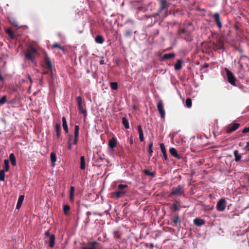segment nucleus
<instances>
[{
  "label": "nucleus",
  "instance_id": "nucleus-1",
  "mask_svg": "<svg viewBox=\"0 0 249 249\" xmlns=\"http://www.w3.org/2000/svg\"><path fill=\"white\" fill-rule=\"evenodd\" d=\"M45 235L46 236V241L49 242V246L53 248L55 244V236L54 234H51L48 231L45 232Z\"/></svg>",
  "mask_w": 249,
  "mask_h": 249
},
{
  "label": "nucleus",
  "instance_id": "nucleus-2",
  "mask_svg": "<svg viewBox=\"0 0 249 249\" xmlns=\"http://www.w3.org/2000/svg\"><path fill=\"white\" fill-rule=\"evenodd\" d=\"M226 207V201L224 198L220 199L216 204V208L217 211L223 212L225 210Z\"/></svg>",
  "mask_w": 249,
  "mask_h": 249
},
{
  "label": "nucleus",
  "instance_id": "nucleus-3",
  "mask_svg": "<svg viewBox=\"0 0 249 249\" xmlns=\"http://www.w3.org/2000/svg\"><path fill=\"white\" fill-rule=\"evenodd\" d=\"M225 71L226 72L227 76L228 77V82L233 86H236L235 77L233 76V74L231 73V71H230L228 69H225Z\"/></svg>",
  "mask_w": 249,
  "mask_h": 249
},
{
  "label": "nucleus",
  "instance_id": "nucleus-4",
  "mask_svg": "<svg viewBox=\"0 0 249 249\" xmlns=\"http://www.w3.org/2000/svg\"><path fill=\"white\" fill-rule=\"evenodd\" d=\"M157 107L160 114L161 118L164 119L165 118V112L163 108V106L161 101H160L158 103Z\"/></svg>",
  "mask_w": 249,
  "mask_h": 249
},
{
  "label": "nucleus",
  "instance_id": "nucleus-5",
  "mask_svg": "<svg viewBox=\"0 0 249 249\" xmlns=\"http://www.w3.org/2000/svg\"><path fill=\"white\" fill-rule=\"evenodd\" d=\"M239 124L234 123L229 125L226 128V132L228 133H231L236 130L239 126Z\"/></svg>",
  "mask_w": 249,
  "mask_h": 249
},
{
  "label": "nucleus",
  "instance_id": "nucleus-6",
  "mask_svg": "<svg viewBox=\"0 0 249 249\" xmlns=\"http://www.w3.org/2000/svg\"><path fill=\"white\" fill-rule=\"evenodd\" d=\"M183 188V186L178 185L177 187H174L172 189L170 195H176L177 194H181V190Z\"/></svg>",
  "mask_w": 249,
  "mask_h": 249
},
{
  "label": "nucleus",
  "instance_id": "nucleus-7",
  "mask_svg": "<svg viewBox=\"0 0 249 249\" xmlns=\"http://www.w3.org/2000/svg\"><path fill=\"white\" fill-rule=\"evenodd\" d=\"M160 8L159 9L160 12L163 11L164 9H168L169 4L167 3L166 0H160Z\"/></svg>",
  "mask_w": 249,
  "mask_h": 249
},
{
  "label": "nucleus",
  "instance_id": "nucleus-8",
  "mask_svg": "<svg viewBox=\"0 0 249 249\" xmlns=\"http://www.w3.org/2000/svg\"><path fill=\"white\" fill-rule=\"evenodd\" d=\"M213 18L217 26L219 29H220L222 27V23L220 21L219 14L217 13L214 14Z\"/></svg>",
  "mask_w": 249,
  "mask_h": 249
},
{
  "label": "nucleus",
  "instance_id": "nucleus-9",
  "mask_svg": "<svg viewBox=\"0 0 249 249\" xmlns=\"http://www.w3.org/2000/svg\"><path fill=\"white\" fill-rule=\"evenodd\" d=\"M98 243L96 241H92L88 243V245L90 247H82V249H97L95 245H97Z\"/></svg>",
  "mask_w": 249,
  "mask_h": 249
},
{
  "label": "nucleus",
  "instance_id": "nucleus-10",
  "mask_svg": "<svg viewBox=\"0 0 249 249\" xmlns=\"http://www.w3.org/2000/svg\"><path fill=\"white\" fill-rule=\"evenodd\" d=\"M169 152L171 155L173 157L177 158L178 159H180V156L178 154L176 149L175 148L172 147L170 148Z\"/></svg>",
  "mask_w": 249,
  "mask_h": 249
},
{
  "label": "nucleus",
  "instance_id": "nucleus-11",
  "mask_svg": "<svg viewBox=\"0 0 249 249\" xmlns=\"http://www.w3.org/2000/svg\"><path fill=\"white\" fill-rule=\"evenodd\" d=\"M108 145L109 147L111 149V151H113V148L116 147L117 145L116 140H115V139L112 138L111 140H110L108 142Z\"/></svg>",
  "mask_w": 249,
  "mask_h": 249
},
{
  "label": "nucleus",
  "instance_id": "nucleus-12",
  "mask_svg": "<svg viewBox=\"0 0 249 249\" xmlns=\"http://www.w3.org/2000/svg\"><path fill=\"white\" fill-rule=\"evenodd\" d=\"M24 198V196L23 195H21L19 196L16 206V209H18L21 207Z\"/></svg>",
  "mask_w": 249,
  "mask_h": 249
},
{
  "label": "nucleus",
  "instance_id": "nucleus-13",
  "mask_svg": "<svg viewBox=\"0 0 249 249\" xmlns=\"http://www.w3.org/2000/svg\"><path fill=\"white\" fill-rule=\"evenodd\" d=\"M160 148L161 152L163 154L164 160H167V155L166 153V149H165L164 144L162 143H160Z\"/></svg>",
  "mask_w": 249,
  "mask_h": 249
},
{
  "label": "nucleus",
  "instance_id": "nucleus-14",
  "mask_svg": "<svg viewBox=\"0 0 249 249\" xmlns=\"http://www.w3.org/2000/svg\"><path fill=\"white\" fill-rule=\"evenodd\" d=\"M78 108L79 109L80 112L83 114L84 118H86L87 114V110L85 108V105H83L82 106L79 107Z\"/></svg>",
  "mask_w": 249,
  "mask_h": 249
},
{
  "label": "nucleus",
  "instance_id": "nucleus-15",
  "mask_svg": "<svg viewBox=\"0 0 249 249\" xmlns=\"http://www.w3.org/2000/svg\"><path fill=\"white\" fill-rule=\"evenodd\" d=\"M10 160L13 166H16L17 164L16 159L14 153H11L9 156Z\"/></svg>",
  "mask_w": 249,
  "mask_h": 249
},
{
  "label": "nucleus",
  "instance_id": "nucleus-16",
  "mask_svg": "<svg viewBox=\"0 0 249 249\" xmlns=\"http://www.w3.org/2000/svg\"><path fill=\"white\" fill-rule=\"evenodd\" d=\"M62 125L64 131L66 132H68V128L67 124L66 119L65 117H62Z\"/></svg>",
  "mask_w": 249,
  "mask_h": 249
},
{
  "label": "nucleus",
  "instance_id": "nucleus-17",
  "mask_svg": "<svg viewBox=\"0 0 249 249\" xmlns=\"http://www.w3.org/2000/svg\"><path fill=\"white\" fill-rule=\"evenodd\" d=\"M175 56V53H165L162 56L163 60L169 59Z\"/></svg>",
  "mask_w": 249,
  "mask_h": 249
},
{
  "label": "nucleus",
  "instance_id": "nucleus-18",
  "mask_svg": "<svg viewBox=\"0 0 249 249\" xmlns=\"http://www.w3.org/2000/svg\"><path fill=\"white\" fill-rule=\"evenodd\" d=\"M194 222L197 226H201L205 223V221L203 219L198 218L195 219Z\"/></svg>",
  "mask_w": 249,
  "mask_h": 249
},
{
  "label": "nucleus",
  "instance_id": "nucleus-19",
  "mask_svg": "<svg viewBox=\"0 0 249 249\" xmlns=\"http://www.w3.org/2000/svg\"><path fill=\"white\" fill-rule=\"evenodd\" d=\"M126 193V192L124 191H116L114 193L115 195V198H119L120 197H122Z\"/></svg>",
  "mask_w": 249,
  "mask_h": 249
},
{
  "label": "nucleus",
  "instance_id": "nucleus-20",
  "mask_svg": "<svg viewBox=\"0 0 249 249\" xmlns=\"http://www.w3.org/2000/svg\"><path fill=\"white\" fill-rule=\"evenodd\" d=\"M24 55L25 56V58L27 60H31L32 62H33L34 61V58L33 55L29 52L27 51L26 52L24 53Z\"/></svg>",
  "mask_w": 249,
  "mask_h": 249
},
{
  "label": "nucleus",
  "instance_id": "nucleus-21",
  "mask_svg": "<svg viewBox=\"0 0 249 249\" xmlns=\"http://www.w3.org/2000/svg\"><path fill=\"white\" fill-rule=\"evenodd\" d=\"M181 64L182 61L180 59L178 60L174 66L175 70L176 71L180 70L182 67Z\"/></svg>",
  "mask_w": 249,
  "mask_h": 249
},
{
  "label": "nucleus",
  "instance_id": "nucleus-22",
  "mask_svg": "<svg viewBox=\"0 0 249 249\" xmlns=\"http://www.w3.org/2000/svg\"><path fill=\"white\" fill-rule=\"evenodd\" d=\"M172 220L174 222V225L178 226V224L179 225L180 223V220L179 218V216L178 215H176L174 217L172 218Z\"/></svg>",
  "mask_w": 249,
  "mask_h": 249
},
{
  "label": "nucleus",
  "instance_id": "nucleus-23",
  "mask_svg": "<svg viewBox=\"0 0 249 249\" xmlns=\"http://www.w3.org/2000/svg\"><path fill=\"white\" fill-rule=\"evenodd\" d=\"M122 123L126 129H128L129 128V122L125 117H123L122 118Z\"/></svg>",
  "mask_w": 249,
  "mask_h": 249
},
{
  "label": "nucleus",
  "instance_id": "nucleus-24",
  "mask_svg": "<svg viewBox=\"0 0 249 249\" xmlns=\"http://www.w3.org/2000/svg\"><path fill=\"white\" fill-rule=\"evenodd\" d=\"M50 159L52 162V166H54V163L56 161V155L54 152H52L50 155Z\"/></svg>",
  "mask_w": 249,
  "mask_h": 249
},
{
  "label": "nucleus",
  "instance_id": "nucleus-25",
  "mask_svg": "<svg viewBox=\"0 0 249 249\" xmlns=\"http://www.w3.org/2000/svg\"><path fill=\"white\" fill-rule=\"evenodd\" d=\"M85 168V157L82 156L80 157V169L83 170Z\"/></svg>",
  "mask_w": 249,
  "mask_h": 249
},
{
  "label": "nucleus",
  "instance_id": "nucleus-26",
  "mask_svg": "<svg viewBox=\"0 0 249 249\" xmlns=\"http://www.w3.org/2000/svg\"><path fill=\"white\" fill-rule=\"evenodd\" d=\"M95 40L96 43L99 44H102L104 41L103 36L100 35L96 36V37L95 38Z\"/></svg>",
  "mask_w": 249,
  "mask_h": 249
},
{
  "label": "nucleus",
  "instance_id": "nucleus-27",
  "mask_svg": "<svg viewBox=\"0 0 249 249\" xmlns=\"http://www.w3.org/2000/svg\"><path fill=\"white\" fill-rule=\"evenodd\" d=\"M55 131L56 132L57 138L59 139L60 133L61 126L59 124H56L55 127Z\"/></svg>",
  "mask_w": 249,
  "mask_h": 249
},
{
  "label": "nucleus",
  "instance_id": "nucleus-28",
  "mask_svg": "<svg viewBox=\"0 0 249 249\" xmlns=\"http://www.w3.org/2000/svg\"><path fill=\"white\" fill-rule=\"evenodd\" d=\"M234 155L235 157V160L236 161H239L241 160L242 156L239 154L238 151L237 150H235L234 151Z\"/></svg>",
  "mask_w": 249,
  "mask_h": 249
},
{
  "label": "nucleus",
  "instance_id": "nucleus-29",
  "mask_svg": "<svg viewBox=\"0 0 249 249\" xmlns=\"http://www.w3.org/2000/svg\"><path fill=\"white\" fill-rule=\"evenodd\" d=\"M4 171H8L9 170V160L7 159H5L4 160Z\"/></svg>",
  "mask_w": 249,
  "mask_h": 249
},
{
  "label": "nucleus",
  "instance_id": "nucleus-30",
  "mask_svg": "<svg viewBox=\"0 0 249 249\" xmlns=\"http://www.w3.org/2000/svg\"><path fill=\"white\" fill-rule=\"evenodd\" d=\"M79 128L78 125H75L74 127V138L78 139L79 136Z\"/></svg>",
  "mask_w": 249,
  "mask_h": 249
},
{
  "label": "nucleus",
  "instance_id": "nucleus-31",
  "mask_svg": "<svg viewBox=\"0 0 249 249\" xmlns=\"http://www.w3.org/2000/svg\"><path fill=\"white\" fill-rule=\"evenodd\" d=\"M46 65L47 68L51 71H52V65L51 61L50 59H48L46 62Z\"/></svg>",
  "mask_w": 249,
  "mask_h": 249
},
{
  "label": "nucleus",
  "instance_id": "nucleus-32",
  "mask_svg": "<svg viewBox=\"0 0 249 249\" xmlns=\"http://www.w3.org/2000/svg\"><path fill=\"white\" fill-rule=\"evenodd\" d=\"M6 32L7 34L10 36L11 38H14L15 36L12 31V30L10 28H8L6 30Z\"/></svg>",
  "mask_w": 249,
  "mask_h": 249
},
{
  "label": "nucleus",
  "instance_id": "nucleus-33",
  "mask_svg": "<svg viewBox=\"0 0 249 249\" xmlns=\"http://www.w3.org/2000/svg\"><path fill=\"white\" fill-rule=\"evenodd\" d=\"M185 104L186 107L190 108L192 107V100L190 98L186 99Z\"/></svg>",
  "mask_w": 249,
  "mask_h": 249
},
{
  "label": "nucleus",
  "instance_id": "nucleus-34",
  "mask_svg": "<svg viewBox=\"0 0 249 249\" xmlns=\"http://www.w3.org/2000/svg\"><path fill=\"white\" fill-rule=\"evenodd\" d=\"M5 178V171L4 170H0V180L4 181Z\"/></svg>",
  "mask_w": 249,
  "mask_h": 249
},
{
  "label": "nucleus",
  "instance_id": "nucleus-35",
  "mask_svg": "<svg viewBox=\"0 0 249 249\" xmlns=\"http://www.w3.org/2000/svg\"><path fill=\"white\" fill-rule=\"evenodd\" d=\"M76 101L77 103L78 107L83 105L82 104V98L81 96H78L76 97Z\"/></svg>",
  "mask_w": 249,
  "mask_h": 249
},
{
  "label": "nucleus",
  "instance_id": "nucleus-36",
  "mask_svg": "<svg viewBox=\"0 0 249 249\" xmlns=\"http://www.w3.org/2000/svg\"><path fill=\"white\" fill-rule=\"evenodd\" d=\"M184 39L186 40L187 41H190L192 40V38L189 32H187L185 34V36L184 38Z\"/></svg>",
  "mask_w": 249,
  "mask_h": 249
},
{
  "label": "nucleus",
  "instance_id": "nucleus-37",
  "mask_svg": "<svg viewBox=\"0 0 249 249\" xmlns=\"http://www.w3.org/2000/svg\"><path fill=\"white\" fill-rule=\"evenodd\" d=\"M110 87L113 90H116L118 89V84L117 82H111Z\"/></svg>",
  "mask_w": 249,
  "mask_h": 249
},
{
  "label": "nucleus",
  "instance_id": "nucleus-38",
  "mask_svg": "<svg viewBox=\"0 0 249 249\" xmlns=\"http://www.w3.org/2000/svg\"><path fill=\"white\" fill-rule=\"evenodd\" d=\"M144 172L147 176H150V177H155L154 173L151 172H150L149 170H148L147 169L145 170Z\"/></svg>",
  "mask_w": 249,
  "mask_h": 249
},
{
  "label": "nucleus",
  "instance_id": "nucleus-39",
  "mask_svg": "<svg viewBox=\"0 0 249 249\" xmlns=\"http://www.w3.org/2000/svg\"><path fill=\"white\" fill-rule=\"evenodd\" d=\"M27 51L30 52L32 55L36 53V50L32 46L30 47Z\"/></svg>",
  "mask_w": 249,
  "mask_h": 249
},
{
  "label": "nucleus",
  "instance_id": "nucleus-40",
  "mask_svg": "<svg viewBox=\"0 0 249 249\" xmlns=\"http://www.w3.org/2000/svg\"><path fill=\"white\" fill-rule=\"evenodd\" d=\"M6 98H7V97L6 95L3 96L0 99V105H3V104H5L6 102Z\"/></svg>",
  "mask_w": 249,
  "mask_h": 249
},
{
  "label": "nucleus",
  "instance_id": "nucleus-41",
  "mask_svg": "<svg viewBox=\"0 0 249 249\" xmlns=\"http://www.w3.org/2000/svg\"><path fill=\"white\" fill-rule=\"evenodd\" d=\"M70 209V207L69 205H65L64 206H63V211H64V213L66 215L67 214V213H68V212L69 211Z\"/></svg>",
  "mask_w": 249,
  "mask_h": 249
},
{
  "label": "nucleus",
  "instance_id": "nucleus-42",
  "mask_svg": "<svg viewBox=\"0 0 249 249\" xmlns=\"http://www.w3.org/2000/svg\"><path fill=\"white\" fill-rule=\"evenodd\" d=\"M53 48H58L62 50L63 52H65V49L64 48L62 47L58 43H55L53 45Z\"/></svg>",
  "mask_w": 249,
  "mask_h": 249
},
{
  "label": "nucleus",
  "instance_id": "nucleus-43",
  "mask_svg": "<svg viewBox=\"0 0 249 249\" xmlns=\"http://www.w3.org/2000/svg\"><path fill=\"white\" fill-rule=\"evenodd\" d=\"M128 187V186L127 185H125V184H119L118 186V189H119V190L120 191H123V190L125 188H127Z\"/></svg>",
  "mask_w": 249,
  "mask_h": 249
},
{
  "label": "nucleus",
  "instance_id": "nucleus-44",
  "mask_svg": "<svg viewBox=\"0 0 249 249\" xmlns=\"http://www.w3.org/2000/svg\"><path fill=\"white\" fill-rule=\"evenodd\" d=\"M132 36V32L129 30H126L124 33V36L126 37H130Z\"/></svg>",
  "mask_w": 249,
  "mask_h": 249
},
{
  "label": "nucleus",
  "instance_id": "nucleus-45",
  "mask_svg": "<svg viewBox=\"0 0 249 249\" xmlns=\"http://www.w3.org/2000/svg\"><path fill=\"white\" fill-rule=\"evenodd\" d=\"M187 32L185 29H181L178 30V34L180 36L182 34H186Z\"/></svg>",
  "mask_w": 249,
  "mask_h": 249
},
{
  "label": "nucleus",
  "instance_id": "nucleus-46",
  "mask_svg": "<svg viewBox=\"0 0 249 249\" xmlns=\"http://www.w3.org/2000/svg\"><path fill=\"white\" fill-rule=\"evenodd\" d=\"M160 13H161V12H160V11L158 10V12L156 13H155V14L150 16L149 17L150 18H156V17L158 16Z\"/></svg>",
  "mask_w": 249,
  "mask_h": 249
},
{
  "label": "nucleus",
  "instance_id": "nucleus-47",
  "mask_svg": "<svg viewBox=\"0 0 249 249\" xmlns=\"http://www.w3.org/2000/svg\"><path fill=\"white\" fill-rule=\"evenodd\" d=\"M137 130H138V131L139 134H143L142 128L140 125H139L137 126Z\"/></svg>",
  "mask_w": 249,
  "mask_h": 249
},
{
  "label": "nucleus",
  "instance_id": "nucleus-48",
  "mask_svg": "<svg viewBox=\"0 0 249 249\" xmlns=\"http://www.w3.org/2000/svg\"><path fill=\"white\" fill-rule=\"evenodd\" d=\"M10 22L11 23H12L15 26L18 27V24L17 22L15 19H12V20H10Z\"/></svg>",
  "mask_w": 249,
  "mask_h": 249
},
{
  "label": "nucleus",
  "instance_id": "nucleus-49",
  "mask_svg": "<svg viewBox=\"0 0 249 249\" xmlns=\"http://www.w3.org/2000/svg\"><path fill=\"white\" fill-rule=\"evenodd\" d=\"M173 209H174V211H177L178 210V206H177V203H174L173 204Z\"/></svg>",
  "mask_w": 249,
  "mask_h": 249
},
{
  "label": "nucleus",
  "instance_id": "nucleus-50",
  "mask_svg": "<svg viewBox=\"0 0 249 249\" xmlns=\"http://www.w3.org/2000/svg\"><path fill=\"white\" fill-rule=\"evenodd\" d=\"M242 132L244 133L249 132V127L244 128L242 130Z\"/></svg>",
  "mask_w": 249,
  "mask_h": 249
},
{
  "label": "nucleus",
  "instance_id": "nucleus-51",
  "mask_svg": "<svg viewBox=\"0 0 249 249\" xmlns=\"http://www.w3.org/2000/svg\"><path fill=\"white\" fill-rule=\"evenodd\" d=\"M139 139L141 142H143L144 140L143 134H139Z\"/></svg>",
  "mask_w": 249,
  "mask_h": 249
},
{
  "label": "nucleus",
  "instance_id": "nucleus-52",
  "mask_svg": "<svg viewBox=\"0 0 249 249\" xmlns=\"http://www.w3.org/2000/svg\"><path fill=\"white\" fill-rule=\"evenodd\" d=\"M74 187L71 186L70 188V194H74Z\"/></svg>",
  "mask_w": 249,
  "mask_h": 249
},
{
  "label": "nucleus",
  "instance_id": "nucleus-53",
  "mask_svg": "<svg viewBox=\"0 0 249 249\" xmlns=\"http://www.w3.org/2000/svg\"><path fill=\"white\" fill-rule=\"evenodd\" d=\"M245 149L247 151H249V142H247V145L245 147Z\"/></svg>",
  "mask_w": 249,
  "mask_h": 249
},
{
  "label": "nucleus",
  "instance_id": "nucleus-54",
  "mask_svg": "<svg viewBox=\"0 0 249 249\" xmlns=\"http://www.w3.org/2000/svg\"><path fill=\"white\" fill-rule=\"evenodd\" d=\"M73 195H74V194H70V200L71 201H72L73 200Z\"/></svg>",
  "mask_w": 249,
  "mask_h": 249
},
{
  "label": "nucleus",
  "instance_id": "nucleus-55",
  "mask_svg": "<svg viewBox=\"0 0 249 249\" xmlns=\"http://www.w3.org/2000/svg\"><path fill=\"white\" fill-rule=\"evenodd\" d=\"M77 142H78V139L74 138L73 144L76 145L77 144Z\"/></svg>",
  "mask_w": 249,
  "mask_h": 249
},
{
  "label": "nucleus",
  "instance_id": "nucleus-56",
  "mask_svg": "<svg viewBox=\"0 0 249 249\" xmlns=\"http://www.w3.org/2000/svg\"><path fill=\"white\" fill-rule=\"evenodd\" d=\"M153 153L152 149H149V154L150 156H152Z\"/></svg>",
  "mask_w": 249,
  "mask_h": 249
},
{
  "label": "nucleus",
  "instance_id": "nucleus-57",
  "mask_svg": "<svg viewBox=\"0 0 249 249\" xmlns=\"http://www.w3.org/2000/svg\"><path fill=\"white\" fill-rule=\"evenodd\" d=\"M99 63L100 65H103L105 63V61L103 59L100 60L99 61Z\"/></svg>",
  "mask_w": 249,
  "mask_h": 249
},
{
  "label": "nucleus",
  "instance_id": "nucleus-58",
  "mask_svg": "<svg viewBox=\"0 0 249 249\" xmlns=\"http://www.w3.org/2000/svg\"><path fill=\"white\" fill-rule=\"evenodd\" d=\"M87 215L88 216V221H89V216L91 215V213L89 212H87Z\"/></svg>",
  "mask_w": 249,
  "mask_h": 249
},
{
  "label": "nucleus",
  "instance_id": "nucleus-59",
  "mask_svg": "<svg viewBox=\"0 0 249 249\" xmlns=\"http://www.w3.org/2000/svg\"><path fill=\"white\" fill-rule=\"evenodd\" d=\"M153 142H151L149 145V149H152Z\"/></svg>",
  "mask_w": 249,
  "mask_h": 249
},
{
  "label": "nucleus",
  "instance_id": "nucleus-60",
  "mask_svg": "<svg viewBox=\"0 0 249 249\" xmlns=\"http://www.w3.org/2000/svg\"><path fill=\"white\" fill-rule=\"evenodd\" d=\"M68 148L69 149H71V143L70 142H69V143Z\"/></svg>",
  "mask_w": 249,
  "mask_h": 249
},
{
  "label": "nucleus",
  "instance_id": "nucleus-61",
  "mask_svg": "<svg viewBox=\"0 0 249 249\" xmlns=\"http://www.w3.org/2000/svg\"><path fill=\"white\" fill-rule=\"evenodd\" d=\"M4 80L3 77L1 76V75H0V81H2Z\"/></svg>",
  "mask_w": 249,
  "mask_h": 249
},
{
  "label": "nucleus",
  "instance_id": "nucleus-62",
  "mask_svg": "<svg viewBox=\"0 0 249 249\" xmlns=\"http://www.w3.org/2000/svg\"><path fill=\"white\" fill-rule=\"evenodd\" d=\"M151 247H153V244H151Z\"/></svg>",
  "mask_w": 249,
  "mask_h": 249
},
{
  "label": "nucleus",
  "instance_id": "nucleus-63",
  "mask_svg": "<svg viewBox=\"0 0 249 249\" xmlns=\"http://www.w3.org/2000/svg\"><path fill=\"white\" fill-rule=\"evenodd\" d=\"M249 204L248 205V206H247V208H249Z\"/></svg>",
  "mask_w": 249,
  "mask_h": 249
},
{
  "label": "nucleus",
  "instance_id": "nucleus-64",
  "mask_svg": "<svg viewBox=\"0 0 249 249\" xmlns=\"http://www.w3.org/2000/svg\"><path fill=\"white\" fill-rule=\"evenodd\" d=\"M30 81L32 82V80L31 79H30Z\"/></svg>",
  "mask_w": 249,
  "mask_h": 249
}]
</instances>
